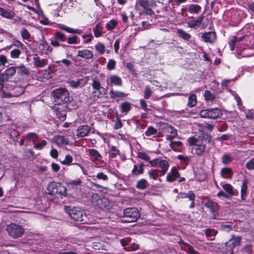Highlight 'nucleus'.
Instances as JSON below:
<instances>
[{
    "mask_svg": "<svg viewBox=\"0 0 254 254\" xmlns=\"http://www.w3.org/2000/svg\"><path fill=\"white\" fill-rule=\"evenodd\" d=\"M157 132V129L154 127L150 126L149 127L145 132V134L147 136H150L152 135L156 134Z\"/></svg>",
    "mask_w": 254,
    "mask_h": 254,
    "instance_id": "de8ad7c7",
    "label": "nucleus"
},
{
    "mask_svg": "<svg viewBox=\"0 0 254 254\" xmlns=\"http://www.w3.org/2000/svg\"><path fill=\"white\" fill-rule=\"evenodd\" d=\"M47 144V142L45 140H43L41 142L37 143L34 145V147L37 149H42Z\"/></svg>",
    "mask_w": 254,
    "mask_h": 254,
    "instance_id": "0e129e2a",
    "label": "nucleus"
},
{
    "mask_svg": "<svg viewBox=\"0 0 254 254\" xmlns=\"http://www.w3.org/2000/svg\"><path fill=\"white\" fill-rule=\"evenodd\" d=\"M246 167L249 170L254 169V158L251 159L246 164Z\"/></svg>",
    "mask_w": 254,
    "mask_h": 254,
    "instance_id": "338daca9",
    "label": "nucleus"
},
{
    "mask_svg": "<svg viewBox=\"0 0 254 254\" xmlns=\"http://www.w3.org/2000/svg\"><path fill=\"white\" fill-rule=\"evenodd\" d=\"M159 172H160L158 169H150L148 171V174L150 179H152L153 180H158L159 182H161L162 180L159 178V176H160L159 175Z\"/></svg>",
    "mask_w": 254,
    "mask_h": 254,
    "instance_id": "a878e982",
    "label": "nucleus"
},
{
    "mask_svg": "<svg viewBox=\"0 0 254 254\" xmlns=\"http://www.w3.org/2000/svg\"><path fill=\"white\" fill-rule=\"evenodd\" d=\"M223 189L226 192V194L229 195V197H231L234 195V191L233 186L230 184H226L222 186Z\"/></svg>",
    "mask_w": 254,
    "mask_h": 254,
    "instance_id": "c85d7f7f",
    "label": "nucleus"
},
{
    "mask_svg": "<svg viewBox=\"0 0 254 254\" xmlns=\"http://www.w3.org/2000/svg\"><path fill=\"white\" fill-rule=\"evenodd\" d=\"M17 68H19V71L18 72L20 74H29V71L27 68H26V67L24 66V65L22 64L20 65L19 66H17Z\"/></svg>",
    "mask_w": 254,
    "mask_h": 254,
    "instance_id": "4d7b16f0",
    "label": "nucleus"
},
{
    "mask_svg": "<svg viewBox=\"0 0 254 254\" xmlns=\"http://www.w3.org/2000/svg\"><path fill=\"white\" fill-rule=\"evenodd\" d=\"M180 178V174L176 167H173L171 172L167 175L166 180L169 182H173L177 178Z\"/></svg>",
    "mask_w": 254,
    "mask_h": 254,
    "instance_id": "a211bd4d",
    "label": "nucleus"
},
{
    "mask_svg": "<svg viewBox=\"0 0 254 254\" xmlns=\"http://www.w3.org/2000/svg\"><path fill=\"white\" fill-rule=\"evenodd\" d=\"M136 4H138L143 9L144 12L148 15H152L153 10L149 8L148 0H137Z\"/></svg>",
    "mask_w": 254,
    "mask_h": 254,
    "instance_id": "f8f14e48",
    "label": "nucleus"
},
{
    "mask_svg": "<svg viewBox=\"0 0 254 254\" xmlns=\"http://www.w3.org/2000/svg\"><path fill=\"white\" fill-rule=\"evenodd\" d=\"M83 79H78L76 80H72L68 82L69 85L73 88H77L79 86H82L84 84L82 83Z\"/></svg>",
    "mask_w": 254,
    "mask_h": 254,
    "instance_id": "ea45409f",
    "label": "nucleus"
},
{
    "mask_svg": "<svg viewBox=\"0 0 254 254\" xmlns=\"http://www.w3.org/2000/svg\"><path fill=\"white\" fill-rule=\"evenodd\" d=\"M222 162L225 164L227 165L230 163L233 160L232 157L228 154H224L221 158Z\"/></svg>",
    "mask_w": 254,
    "mask_h": 254,
    "instance_id": "49530a36",
    "label": "nucleus"
},
{
    "mask_svg": "<svg viewBox=\"0 0 254 254\" xmlns=\"http://www.w3.org/2000/svg\"><path fill=\"white\" fill-rule=\"evenodd\" d=\"M201 38L205 42L212 43L216 40V35L215 32L210 31L203 33Z\"/></svg>",
    "mask_w": 254,
    "mask_h": 254,
    "instance_id": "f3484780",
    "label": "nucleus"
},
{
    "mask_svg": "<svg viewBox=\"0 0 254 254\" xmlns=\"http://www.w3.org/2000/svg\"><path fill=\"white\" fill-rule=\"evenodd\" d=\"M212 137L207 133H203L197 137H191L188 138L190 145L192 146V150L194 154L201 156L205 152L206 144L211 141Z\"/></svg>",
    "mask_w": 254,
    "mask_h": 254,
    "instance_id": "f257e3e1",
    "label": "nucleus"
},
{
    "mask_svg": "<svg viewBox=\"0 0 254 254\" xmlns=\"http://www.w3.org/2000/svg\"><path fill=\"white\" fill-rule=\"evenodd\" d=\"M95 48L100 55L103 54L105 52V47L102 43H98L95 46Z\"/></svg>",
    "mask_w": 254,
    "mask_h": 254,
    "instance_id": "37998d69",
    "label": "nucleus"
},
{
    "mask_svg": "<svg viewBox=\"0 0 254 254\" xmlns=\"http://www.w3.org/2000/svg\"><path fill=\"white\" fill-rule=\"evenodd\" d=\"M47 193L51 195L63 198L67 195L66 188L61 183L52 182L50 183L47 188Z\"/></svg>",
    "mask_w": 254,
    "mask_h": 254,
    "instance_id": "f03ea898",
    "label": "nucleus"
},
{
    "mask_svg": "<svg viewBox=\"0 0 254 254\" xmlns=\"http://www.w3.org/2000/svg\"><path fill=\"white\" fill-rule=\"evenodd\" d=\"M33 59L34 62V65L36 66L43 67L45 66L46 64V60L45 59L40 60L38 57H35Z\"/></svg>",
    "mask_w": 254,
    "mask_h": 254,
    "instance_id": "c9c22d12",
    "label": "nucleus"
},
{
    "mask_svg": "<svg viewBox=\"0 0 254 254\" xmlns=\"http://www.w3.org/2000/svg\"><path fill=\"white\" fill-rule=\"evenodd\" d=\"M53 102L55 105H61L69 100V93L64 88H59L52 92Z\"/></svg>",
    "mask_w": 254,
    "mask_h": 254,
    "instance_id": "7ed1b4c3",
    "label": "nucleus"
},
{
    "mask_svg": "<svg viewBox=\"0 0 254 254\" xmlns=\"http://www.w3.org/2000/svg\"><path fill=\"white\" fill-rule=\"evenodd\" d=\"M204 96L207 101H212L215 99V96L209 91L206 90L204 93Z\"/></svg>",
    "mask_w": 254,
    "mask_h": 254,
    "instance_id": "a18cd8bd",
    "label": "nucleus"
},
{
    "mask_svg": "<svg viewBox=\"0 0 254 254\" xmlns=\"http://www.w3.org/2000/svg\"><path fill=\"white\" fill-rule=\"evenodd\" d=\"M93 91L92 94L94 99L101 98L106 94L107 89L101 86L100 82L96 80H94L92 83Z\"/></svg>",
    "mask_w": 254,
    "mask_h": 254,
    "instance_id": "9d476101",
    "label": "nucleus"
},
{
    "mask_svg": "<svg viewBox=\"0 0 254 254\" xmlns=\"http://www.w3.org/2000/svg\"><path fill=\"white\" fill-rule=\"evenodd\" d=\"M0 15L7 19H11L15 16V12L10 9L0 7Z\"/></svg>",
    "mask_w": 254,
    "mask_h": 254,
    "instance_id": "4be33fe9",
    "label": "nucleus"
},
{
    "mask_svg": "<svg viewBox=\"0 0 254 254\" xmlns=\"http://www.w3.org/2000/svg\"><path fill=\"white\" fill-rule=\"evenodd\" d=\"M205 234L207 238H210L211 240L214 239V237L217 233V231L213 229H207L204 230Z\"/></svg>",
    "mask_w": 254,
    "mask_h": 254,
    "instance_id": "4c0bfd02",
    "label": "nucleus"
},
{
    "mask_svg": "<svg viewBox=\"0 0 254 254\" xmlns=\"http://www.w3.org/2000/svg\"><path fill=\"white\" fill-rule=\"evenodd\" d=\"M100 28L101 24L99 23H97L95 27L93 28V32L96 37H99L102 36V33L100 31Z\"/></svg>",
    "mask_w": 254,
    "mask_h": 254,
    "instance_id": "3c124183",
    "label": "nucleus"
},
{
    "mask_svg": "<svg viewBox=\"0 0 254 254\" xmlns=\"http://www.w3.org/2000/svg\"><path fill=\"white\" fill-rule=\"evenodd\" d=\"M177 34L178 36L185 40H189L191 38V35L187 33L184 30L179 29L177 30Z\"/></svg>",
    "mask_w": 254,
    "mask_h": 254,
    "instance_id": "58836bf2",
    "label": "nucleus"
},
{
    "mask_svg": "<svg viewBox=\"0 0 254 254\" xmlns=\"http://www.w3.org/2000/svg\"><path fill=\"white\" fill-rule=\"evenodd\" d=\"M30 33L26 29H24L21 31V37L23 39L28 40L30 38Z\"/></svg>",
    "mask_w": 254,
    "mask_h": 254,
    "instance_id": "69168bd1",
    "label": "nucleus"
},
{
    "mask_svg": "<svg viewBox=\"0 0 254 254\" xmlns=\"http://www.w3.org/2000/svg\"><path fill=\"white\" fill-rule=\"evenodd\" d=\"M241 237L233 236L229 241L225 243V245L227 247H229L232 251L233 249L240 245Z\"/></svg>",
    "mask_w": 254,
    "mask_h": 254,
    "instance_id": "dca6fc26",
    "label": "nucleus"
},
{
    "mask_svg": "<svg viewBox=\"0 0 254 254\" xmlns=\"http://www.w3.org/2000/svg\"><path fill=\"white\" fill-rule=\"evenodd\" d=\"M169 141H170V146L171 148L174 150H176L178 147H180L182 145V142L179 141H173L172 140Z\"/></svg>",
    "mask_w": 254,
    "mask_h": 254,
    "instance_id": "5fc2aeb1",
    "label": "nucleus"
},
{
    "mask_svg": "<svg viewBox=\"0 0 254 254\" xmlns=\"http://www.w3.org/2000/svg\"><path fill=\"white\" fill-rule=\"evenodd\" d=\"M139 216V213L136 208H127L124 210L123 221L127 223L135 222Z\"/></svg>",
    "mask_w": 254,
    "mask_h": 254,
    "instance_id": "0eeeda50",
    "label": "nucleus"
},
{
    "mask_svg": "<svg viewBox=\"0 0 254 254\" xmlns=\"http://www.w3.org/2000/svg\"><path fill=\"white\" fill-rule=\"evenodd\" d=\"M126 67L129 71L132 74H136V71L134 69V65L131 63H127L126 64Z\"/></svg>",
    "mask_w": 254,
    "mask_h": 254,
    "instance_id": "774afa93",
    "label": "nucleus"
},
{
    "mask_svg": "<svg viewBox=\"0 0 254 254\" xmlns=\"http://www.w3.org/2000/svg\"><path fill=\"white\" fill-rule=\"evenodd\" d=\"M195 195L194 192L192 191H189L188 193L185 192H180L178 195V197L179 198H188L190 199H193V196Z\"/></svg>",
    "mask_w": 254,
    "mask_h": 254,
    "instance_id": "e433bc0d",
    "label": "nucleus"
},
{
    "mask_svg": "<svg viewBox=\"0 0 254 254\" xmlns=\"http://www.w3.org/2000/svg\"><path fill=\"white\" fill-rule=\"evenodd\" d=\"M39 138L38 135L35 132L28 133L26 135L25 138L29 141H35Z\"/></svg>",
    "mask_w": 254,
    "mask_h": 254,
    "instance_id": "a19ab883",
    "label": "nucleus"
},
{
    "mask_svg": "<svg viewBox=\"0 0 254 254\" xmlns=\"http://www.w3.org/2000/svg\"><path fill=\"white\" fill-rule=\"evenodd\" d=\"M91 130V127L88 125L80 126L77 129L76 135L79 137H83L88 135Z\"/></svg>",
    "mask_w": 254,
    "mask_h": 254,
    "instance_id": "ddd939ff",
    "label": "nucleus"
},
{
    "mask_svg": "<svg viewBox=\"0 0 254 254\" xmlns=\"http://www.w3.org/2000/svg\"><path fill=\"white\" fill-rule=\"evenodd\" d=\"M89 156L92 162L99 161L102 158V155L99 152L95 149H89L88 150Z\"/></svg>",
    "mask_w": 254,
    "mask_h": 254,
    "instance_id": "412c9836",
    "label": "nucleus"
},
{
    "mask_svg": "<svg viewBox=\"0 0 254 254\" xmlns=\"http://www.w3.org/2000/svg\"><path fill=\"white\" fill-rule=\"evenodd\" d=\"M149 164L153 167H159L161 169L159 171L160 176H164L167 172L169 163L166 160L157 158L149 161Z\"/></svg>",
    "mask_w": 254,
    "mask_h": 254,
    "instance_id": "423d86ee",
    "label": "nucleus"
},
{
    "mask_svg": "<svg viewBox=\"0 0 254 254\" xmlns=\"http://www.w3.org/2000/svg\"><path fill=\"white\" fill-rule=\"evenodd\" d=\"M98 206L101 209H110L113 206V203L106 197H101V200H99Z\"/></svg>",
    "mask_w": 254,
    "mask_h": 254,
    "instance_id": "4468645a",
    "label": "nucleus"
},
{
    "mask_svg": "<svg viewBox=\"0 0 254 254\" xmlns=\"http://www.w3.org/2000/svg\"><path fill=\"white\" fill-rule=\"evenodd\" d=\"M116 65V61L114 60L111 59L108 61L106 67L108 70H113L115 68Z\"/></svg>",
    "mask_w": 254,
    "mask_h": 254,
    "instance_id": "13d9d810",
    "label": "nucleus"
},
{
    "mask_svg": "<svg viewBox=\"0 0 254 254\" xmlns=\"http://www.w3.org/2000/svg\"><path fill=\"white\" fill-rule=\"evenodd\" d=\"M65 212L68 214L69 216L73 220L76 221H84V211L80 208L77 207L65 206Z\"/></svg>",
    "mask_w": 254,
    "mask_h": 254,
    "instance_id": "39448f33",
    "label": "nucleus"
},
{
    "mask_svg": "<svg viewBox=\"0 0 254 254\" xmlns=\"http://www.w3.org/2000/svg\"><path fill=\"white\" fill-rule=\"evenodd\" d=\"M248 183V181L247 179L243 180L241 189V196L242 200H245L247 196Z\"/></svg>",
    "mask_w": 254,
    "mask_h": 254,
    "instance_id": "b1692460",
    "label": "nucleus"
},
{
    "mask_svg": "<svg viewBox=\"0 0 254 254\" xmlns=\"http://www.w3.org/2000/svg\"><path fill=\"white\" fill-rule=\"evenodd\" d=\"M204 205L206 207L210 210L212 213L215 212V210L214 206V203L212 201L208 200L204 202Z\"/></svg>",
    "mask_w": 254,
    "mask_h": 254,
    "instance_id": "c03bdc74",
    "label": "nucleus"
},
{
    "mask_svg": "<svg viewBox=\"0 0 254 254\" xmlns=\"http://www.w3.org/2000/svg\"><path fill=\"white\" fill-rule=\"evenodd\" d=\"M73 160L72 157L70 155H66L65 157L64 160L61 161L62 164L64 165H70L72 164Z\"/></svg>",
    "mask_w": 254,
    "mask_h": 254,
    "instance_id": "09e8293b",
    "label": "nucleus"
},
{
    "mask_svg": "<svg viewBox=\"0 0 254 254\" xmlns=\"http://www.w3.org/2000/svg\"><path fill=\"white\" fill-rule=\"evenodd\" d=\"M197 103L196 95L191 94L188 98V106L190 108L194 107Z\"/></svg>",
    "mask_w": 254,
    "mask_h": 254,
    "instance_id": "f704fd0d",
    "label": "nucleus"
},
{
    "mask_svg": "<svg viewBox=\"0 0 254 254\" xmlns=\"http://www.w3.org/2000/svg\"><path fill=\"white\" fill-rule=\"evenodd\" d=\"M120 108L121 109V113H123L124 115H126L130 110L131 108V105L130 103L125 102L122 103L120 105Z\"/></svg>",
    "mask_w": 254,
    "mask_h": 254,
    "instance_id": "393cba45",
    "label": "nucleus"
},
{
    "mask_svg": "<svg viewBox=\"0 0 254 254\" xmlns=\"http://www.w3.org/2000/svg\"><path fill=\"white\" fill-rule=\"evenodd\" d=\"M111 98L116 99L117 98H124L127 96V94L122 91L111 90L110 91Z\"/></svg>",
    "mask_w": 254,
    "mask_h": 254,
    "instance_id": "72a5a7b5",
    "label": "nucleus"
},
{
    "mask_svg": "<svg viewBox=\"0 0 254 254\" xmlns=\"http://www.w3.org/2000/svg\"><path fill=\"white\" fill-rule=\"evenodd\" d=\"M107 81L108 84L112 86H120L122 85V80L121 78L116 75H111Z\"/></svg>",
    "mask_w": 254,
    "mask_h": 254,
    "instance_id": "2eb2a0df",
    "label": "nucleus"
},
{
    "mask_svg": "<svg viewBox=\"0 0 254 254\" xmlns=\"http://www.w3.org/2000/svg\"><path fill=\"white\" fill-rule=\"evenodd\" d=\"M62 10V4H55L51 6V14L54 17H58L60 16L59 12Z\"/></svg>",
    "mask_w": 254,
    "mask_h": 254,
    "instance_id": "bb28decb",
    "label": "nucleus"
},
{
    "mask_svg": "<svg viewBox=\"0 0 254 254\" xmlns=\"http://www.w3.org/2000/svg\"><path fill=\"white\" fill-rule=\"evenodd\" d=\"M203 19V16L198 17L196 20L190 21L188 22V27L191 28H194L196 26H198L202 23Z\"/></svg>",
    "mask_w": 254,
    "mask_h": 254,
    "instance_id": "cd10ccee",
    "label": "nucleus"
},
{
    "mask_svg": "<svg viewBox=\"0 0 254 254\" xmlns=\"http://www.w3.org/2000/svg\"><path fill=\"white\" fill-rule=\"evenodd\" d=\"M237 42V38L236 36L232 37L230 41L229 42V45L231 51H233L234 50L235 46Z\"/></svg>",
    "mask_w": 254,
    "mask_h": 254,
    "instance_id": "052dcab7",
    "label": "nucleus"
},
{
    "mask_svg": "<svg viewBox=\"0 0 254 254\" xmlns=\"http://www.w3.org/2000/svg\"><path fill=\"white\" fill-rule=\"evenodd\" d=\"M101 197L97 193H94L91 196V201L93 205L98 206L99 200H101Z\"/></svg>",
    "mask_w": 254,
    "mask_h": 254,
    "instance_id": "603ef678",
    "label": "nucleus"
},
{
    "mask_svg": "<svg viewBox=\"0 0 254 254\" xmlns=\"http://www.w3.org/2000/svg\"><path fill=\"white\" fill-rule=\"evenodd\" d=\"M148 185L147 181L144 179H142L137 181L136 188L139 190H143L146 189Z\"/></svg>",
    "mask_w": 254,
    "mask_h": 254,
    "instance_id": "c756f323",
    "label": "nucleus"
},
{
    "mask_svg": "<svg viewBox=\"0 0 254 254\" xmlns=\"http://www.w3.org/2000/svg\"><path fill=\"white\" fill-rule=\"evenodd\" d=\"M222 115L223 114L221 110L217 108L202 110L199 113L200 117L212 119L220 118Z\"/></svg>",
    "mask_w": 254,
    "mask_h": 254,
    "instance_id": "1a4fd4ad",
    "label": "nucleus"
},
{
    "mask_svg": "<svg viewBox=\"0 0 254 254\" xmlns=\"http://www.w3.org/2000/svg\"><path fill=\"white\" fill-rule=\"evenodd\" d=\"M59 28L62 30H64L68 33H76L77 34H81L82 33V31L80 29H74L70 27H68L67 26H66L64 25H60Z\"/></svg>",
    "mask_w": 254,
    "mask_h": 254,
    "instance_id": "2f4dec72",
    "label": "nucleus"
},
{
    "mask_svg": "<svg viewBox=\"0 0 254 254\" xmlns=\"http://www.w3.org/2000/svg\"><path fill=\"white\" fill-rule=\"evenodd\" d=\"M152 90L149 86H146L144 91V98L146 99H149L152 95Z\"/></svg>",
    "mask_w": 254,
    "mask_h": 254,
    "instance_id": "864d4df0",
    "label": "nucleus"
},
{
    "mask_svg": "<svg viewBox=\"0 0 254 254\" xmlns=\"http://www.w3.org/2000/svg\"><path fill=\"white\" fill-rule=\"evenodd\" d=\"M25 89L22 86L15 87L8 97H18L24 92Z\"/></svg>",
    "mask_w": 254,
    "mask_h": 254,
    "instance_id": "5701e85b",
    "label": "nucleus"
},
{
    "mask_svg": "<svg viewBox=\"0 0 254 254\" xmlns=\"http://www.w3.org/2000/svg\"><path fill=\"white\" fill-rule=\"evenodd\" d=\"M221 174L223 178L228 179L231 177L233 172L230 168H223L221 171Z\"/></svg>",
    "mask_w": 254,
    "mask_h": 254,
    "instance_id": "473e14b6",
    "label": "nucleus"
},
{
    "mask_svg": "<svg viewBox=\"0 0 254 254\" xmlns=\"http://www.w3.org/2000/svg\"><path fill=\"white\" fill-rule=\"evenodd\" d=\"M159 130L166 134L168 140H172L177 136V129L166 123L160 124Z\"/></svg>",
    "mask_w": 254,
    "mask_h": 254,
    "instance_id": "6e6552de",
    "label": "nucleus"
},
{
    "mask_svg": "<svg viewBox=\"0 0 254 254\" xmlns=\"http://www.w3.org/2000/svg\"><path fill=\"white\" fill-rule=\"evenodd\" d=\"M19 134V132L16 129H12L9 133L10 138L13 140L15 145H16L17 142L15 138L18 137Z\"/></svg>",
    "mask_w": 254,
    "mask_h": 254,
    "instance_id": "79ce46f5",
    "label": "nucleus"
},
{
    "mask_svg": "<svg viewBox=\"0 0 254 254\" xmlns=\"http://www.w3.org/2000/svg\"><path fill=\"white\" fill-rule=\"evenodd\" d=\"M5 230L8 235L13 239L21 237L24 233V229L23 226L15 223H11L7 225Z\"/></svg>",
    "mask_w": 254,
    "mask_h": 254,
    "instance_id": "20e7f679",
    "label": "nucleus"
},
{
    "mask_svg": "<svg viewBox=\"0 0 254 254\" xmlns=\"http://www.w3.org/2000/svg\"><path fill=\"white\" fill-rule=\"evenodd\" d=\"M77 56L85 60H90L93 57V52L88 49L79 50L77 52Z\"/></svg>",
    "mask_w": 254,
    "mask_h": 254,
    "instance_id": "6ab92c4d",
    "label": "nucleus"
},
{
    "mask_svg": "<svg viewBox=\"0 0 254 254\" xmlns=\"http://www.w3.org/2000/svg\"><path fill=\"white\" fill-rule=\"evenodd\" d=\"M201 8L199 5L191 4L189 6L188 10L191 14H197L200 11Z\"/></svg>",
    "mask_w": 254,
    "mask_h": 254,
    "instance_id": "7c9ffc66",
    "label": "nucleus"
},
{
    "mask_svg": "<svg viewBox=\"0 0 254 254\" xmlns=\"http://www.w3.org/2000/svg\"><path fill=\"white\" fill-rule=\"evenodd\" d=\"M245 6L252 12L254 13V2L251 0H247L245 3Z\"/></svg>",
    "mask_w": 254,
    "mask_h": 254,
    "instance_id": "8fccbe9b",
    "label": "nucleus"
},
{
    "mask_svg": "<svg viewBox=\"0 0 254 254\" xmlns=\"http://www.w3.org/2000/svg\"><path fill=\"white\" fill-rule=\"evenodd\" d=\"M117 23L116 20H111L110 22L106 24V28L109 30H112L115 28Z\"/></svg>",
    "mask_w": 254,
    "mask_h": 254,
    "instance_id": "e2e57ef3",
    "label": "nucleus"
},
{
    "mask_svg": "<svg viewBox=\"0 0 254 254\" xmlns=\"http://www.w3.org/2000/svg\"><path fill=\"white\" fill-rule=\"evenodd\" d=\"M16 67L10 66L2 73H0V90L3 88V83L7 81L8 79L16 73Z\"/></svg>",
    "mask_w": 254,
    "mask_h": 254,
    "instance_id": "9b49d317",
    "label": "nucleus"
},
{
    "mask_svg": "<svg viewBox=\"0 0 254 254\" xmlns=\"http://www.w3.org/2000/svg\"><path fill=\"white\" fill-rule=\"evenodd\" d=\"M82 182L79 178L76 179L74 180H69L66 181V184L70 186H79L81 184Z\"/></svg>",
    "mask_w": 254,
    "mask_h": 254,
    "instance_id": "bf43d9fd",
    "label": "nucleus"
},
{
    "mask_svg": "<svg viewBox=\"0 0 254 254\" xmlns=\"http://www.w3.org/2000/svg\"><path fill=\"white\" fill-rule=\"evenodd\" d=\"M54 142L58 146L67 145L69 141L67 137L62 135H56L53 138Z\"/></svg>",
    "mask_w": 254,
    "mask_h": 254,
    "instance_id": "aec40b11",
    "label": "nucleus"
},
{
    "mask_svg": "<svg viewBox=\"0 0 254 254\" xmlns=\"http://www.w3.org/2000/svg\"><path fill=\"white\" fill-rule=\"evenodd\" d=\"M137 156L139 158L144 160L146 161H148L149 162L150 160V157L149 156L145 153L144 152H139L137 153Z\"/></svg>",
    "mask_w": 254,
    "mask_h": 254,
    "instance_id": "680f3d73",
    "label": "nucleus"
},
{
    "mask_svg": "<svg viewBox=\"0 0 254 254\" xmlns=\"http://www.w3.org/2000/svg\"><path fill=\"white\" fill-rule=\"evenodd\" d=\"M21 51L18 49H15L10 52V57L13 59H17L21 54Z\"/></svg>",
    "mask_w": 254,
    "mask_h": 254,
    "instance_id": "6e6d98bb",
    "label": "nucleus"
}]
</instances>
